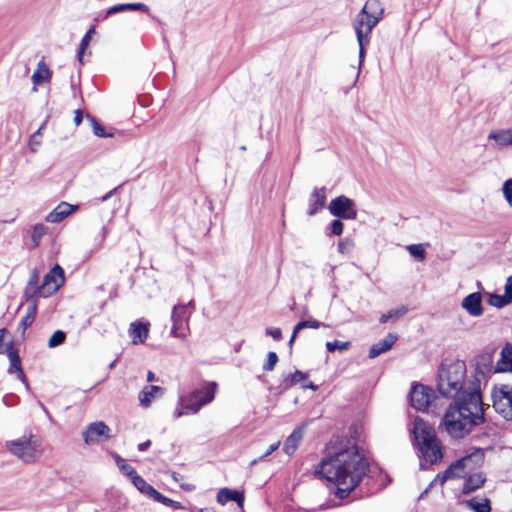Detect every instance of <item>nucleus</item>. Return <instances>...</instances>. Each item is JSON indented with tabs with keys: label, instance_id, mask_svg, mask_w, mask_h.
Listing matches in <instances>:
<instances>
[{
	"label": "nucleus",
	"instance_id": "f257e3e1",
	"mask_svg": "<svg viewBox=\"0 0 512 512\" xmlns=\"http://www.w3.org/2000/svg\"><path fill=\"white\" fill-rule=\"evenodd\" d=\"M368 470V463L360 453L355 439L335 437L326 449L317 472L337 486L336 495L346 497L359 484Z\"/></svg>",
	"mask_w": 512,
	"mask_h": 512
},
{
	"label": "nucleus",
	"instance_id": "f03ea898",
	"mask_svg": "<svg viewBox=\"0 0 512 512\" xmlns=\"http://www.w3.org/2000/svg\"><path fill=\"white\" fill-rule=\"evenodd\" d=\"M483 422L484 412L479 385L473 383L466 396H461L449 405L442 424L450 437L461 439Z\"/></svg>",
	"mask_w": 512,
	"mask_h": 512
},
{
	"label": "nucleus",
	"instance_id": "7ed1b4c3",
	"mask_svg": "<svg viewBox=\"0 0 512 512\" xmlns=\"http://www.w3.org/2000/svg\"><path fill=\"white\" fill-rule=\"evenodd\" d=\"M412 444L424 462L434 465L442 461L443 445L438 438L434 427L420 417L413 421Z\"/></svg>",
	"mask_w": 512,
	"mask_h": 512
},
{
	"label": "nucleus",
	"instance_id": "20e7f679",
	"mask_svg": "<svg viewBox=\"0 0 512 512\" xmlns=\"http://www.w3.org/2000/svg\"><path fill=\"white\" fill-rule=\"evenodd\" d=\"M383 13L384 9L379 0H367L353 20L352 25L359 45V64L356 78L359 77L365 58V48L370 43L372 30L382 19Z\"/></svg>",
	"mask_w": 512,
	"mask_h": 512
},
{
	"label": "nucleus",
	"instance_id": "39448f33",
	"mask_svg": "<svg viewBox=\"0 0 512 512\" xmlns=\"http://www.w3.org/2000/svg\"><path fill=\"white\" fill-rule=\"evenodd\" d=\"M466 365L463 361L457 360L450 363L443 364L438 373V390L439 392L449 398L456 397L460 392L462 396H466L467 392L471 390L473 383H478L480 380L473 377L469 383H465Z\"/></svg>",
	"mask_w": 512,
	"mask_h": 512
},
{
	"label": "nucleus",
	"instance_id": "423d86ee",
	"mask_svg": "<svg viewBox=\"0 0 512 512\" xmlns=\"http://www.w3.org/2000/svg\"><path fill=\"white\" fill-rule=\"evenodd\" d=\"M5 448L24 464H34L43 455L42 443L33 434H25L17 439L6 441Z\"/></svg>",
	"mask_w": 512,
	"mask_h": 512
},
{
	"label": "nucleus",
	"instance_id": "0eeeda50",
	"mask_svg": "<svg viewBox=\"0 0 512 512\" xmlns=\"http://www.w3.org/2000/svg\"><path fill=\"white\" fill-rule=\"evenodd\" d=\"M484 461V452L480 448L474 449L470 454L452 463L442 474H438L430 483L443 485L447 479L465 477L469 472L479 467Z\"/></svg>",
	"mask_w": 512,
	"mask_h": 512
},
{
	"label": "nucleus",
	"instance_id": "6e6552de",
	"mask_svg": "<svg viewBox=\"0 0 512 512\" xmlns=\"http://www.w3.org/2000/svg\"><path fill=\"white\" fill-rule=\"evenodd\" d=\"M193 312V303L180 304L173 307L171 314V335L185 340L189 333V319Z\"/></svg>",
	"mask_w": 512,
	"mask_h": 512
},
{
	"label": "nucleus",
	"instance_id": "1a4fd4ad",
	"mask_svg": "<svg viewBox=\"0 0 512 512\" xmlns=\"http://www.w3.org/2000/svg\"><path fill=\"white\" fill-rule=\"evenodd\" d=\"M493 407L506 420H512V385L500 384L491 391Z\"/></svg>",
	"mask_w": 512,
	"mask_h": 512
},
{
	"label": "nucleus",
	"instance_id": "9d476101",
	"mask_svg": "<svg viewBox=\"0 0 512 512\" xmlns=\"http://www.w3.org/2000/svg\"><path fill=\"white\" fill-rule=\"evenodd\" d=\"M216 390L217 384L215 382L205 383L187 396L186 409L193 414L197 413L202 406L213 401Z\"/></svg>",
	"mask_w": 512,
	"mask_h": 512
},
{
	"label": "nucleus",
	"instance_id": "9b49d317",
	"mask_svg": "<svg viewBox=\"0 0 512 512\" xmlns=\"http://www.w3.org/2000/svg\"><path fill=\"white\" fill-rule=\"evenodd\" d=\"M328 210L333 216L340 219L355 220L357 218L355 202L344 195L331 200Z\"/></svg>",
	"mask_w": 512,
	"mask_h": 512
},
{
	"label": "nucleus",
	"instance_id": "f8f14e48",
	"mask_svg": "<svg viewBox=\"0 0 512 512\" xmlns=\"http://www.w3.org/2000/svg\"><path fill=\"white\" fill-rule=\"evenodd\" d=\"M64 281V270L59 265H55L44 277L40 286V297L46 298L53 295L64 284Z\"/></svg>",
	"mask_w": 512,
	"mask_h": 512
},
{
	"label": "nucleus",
	"instance_id": "ddd939ff",
	"mask_svg": "<svg viewBox=\"0 0 512 512\" xmlns=\"http://www.w3.org/2000/svg\"><path fill=\"white\" fill-rule=\"evenodd\" d=\"M82 435L87 445L96 444L110 439L111 429L103 421H97L89 424Z\"/></svg>",
	"mask_w": 512,
	"mask_h": 512
},
{
	"label": "nucleus",
	"instance_id": "4468645a",
	"mask_svg": "<svg viewBox=\"0 0 512 512\" xmlns=\"http://www.w3.org/2000/svg\"><path fill=\"white\" fill-rule=\"evenodd\" d=\"M409 396L411 405L417 410L424 411L430 405L434 392L424 385H414Z\"/></svg>",
	"mask_w": 512,
	"mask_h": 512
},
{
	"label": "nucleus",
	"instance_id": "2eb2a0df",
	"mask_svg": "<svg viewBox=\"0 0 512 512\" xmlns=\"http://www.w3.org/2000/svg\"><path fill=\"white\" fill-rule=\"evenodd\" d=\"M461 307L472 317L483 314L482 296L479 292L467 295L461 302Z\"/></svg>",
	"mask_w": 512,
	"mask_h": 512
},
{
	"label": "nucleus",
	"instance_id": "dca6fc26",
	"mask_svg": "<svg viewBox=\"0 0 512 512\" xmlns=\"http://www.w3.org/2000/svg\"><path fill=\"white\" fill-rule=\"evenodd\" d=\"M78 208V205L61 202L46 216V221L50 223H59L70 214L77 211Z\"/></svg>",
	"mask_w": 512,
	"mask_h": 512
},
{
	"label": "nucleus",
	"instance_id": "f3484780",
	"mask_svg": "<svg viewBox=\"0 0 512 512\" xmlns=\"http://www.w3.org/2000/svg\"><path fill=\"white\" fill-rule=\"evenodd\" d=\"M129 335L132 338L133 344L144 343L149 335V323L142 321L132 322L129 327Z\"/></svg>",
	"mask_w": 512,
	"mask_h": 512
},
{
	"label": "nucleus",
	"instance_id": "a211bd4d",
	"mask_svg": "<svg viewBox=\"0 0 512 512\" xmlns=\"http://www.w3.org/2000/svg\"><path fill=\"white\" fill-rule=\"evenodd\" d=\"M326 203V191L324 187L315 188L309 198L308 215L313 216L320 211Z\"/></svg>",
	"mask_w": 512,
	"mask_h": 512
},
{
	"label": "nucleus",
	"instance_id": "6ab92c4d",
	"mask_svg": "<svg viewBox=\"0 0 512 512\" xmlns=\"http://www.w3.org/2000/svg\"><path fill=\"white\" fill-rule=\"evenodd\" d=\"M230 501H235L239 507H243L244 494L237 490L221 488L217 493V502L221 505H225Z\"/></svg>",
	"mask_w": 512,
	"mask_h": 512
},
{
	"label": "nucleus",
	"instance_id": "aec40b11",
	"mask_svg": "<svg viewBox=\"0 0 512 512\" xmlns=\"http://www.w3.org/2000/svg\"><path fill=\"white\" fill-rule=\"evenodd\" d=\"M163 395V388L155 385L145 386L139 393L138 399L142 407H149L154 399Z\"/></svg>",
	"mask_w": 512,
	"mask_h": 512
},
{
	"label": "nucleus",
	"instance_id": "412c9836",
	"mask_svg": "<svg viewBox=\"0 0 512 512\" xmlns=\"http://www.w3.org/2000/svg\"><path fill=\"white\" fill-rule=\"evenodd\" d=\"M397 340V335L389 333L385 338L378 343L372 345L369 350V357L376 358L382 353L388 351Z\"/></svg>",
	"mask_w": 512,
	"mask_h": 512
},
{
	"label": "nucleus",
	"instance_id": "4be33fe9",
	"mask_svg": "<svg viewBox=\"0 0 512 512\" xmlns=\"http://www.w3.org/2000/svg\"><path fill=\"white\" fill-rule=\"evenodd\" d=\"M498 372H512V345L507 344L501 351V358L496 365Z\"/></svg>",
	"mask_w": 512,
	"mask_h": 512
},
{
	"label": "nucleus",
	"instance_id": "5701e85b",
	"mask_svg": "<svg viewBox=\"0 0 512 512\" xmlns=\"http://www.w3.org/2000/svg\"><path fill=\"white\" fill-rule=\"evenodd\" d=\"M124 11H142V12H149V7L143 3H126V4H117L112 7H110L107 10V16L119 12Z\"/></svg>",
	"mask_w": 512,
	"mask_h": 512
},
{
	"label": "nucleus",
	"instance_id": "b1692460",
	"mask_svg": "<svg viewBox=\"0 0 512 512\" xmlns=\"http://www.w3.org/2000/svg\"><path fill=\"white\" fill-rule=\"evenodd\" d=\"M488 139L494 140L499 146H512V129H500L492 131Z\"/></svg>",
	"mask_w": 512,
	"mask_h": 512
},
{
	"label": "nucleus",
	"instance_id": "393cba45",
	"mask_svg": "<svg viewBox=\"0 0 512 512\" xmlns=\"http://www.w3.org/2000/svg\"><path fill=\"white\" fill-rule=\"evenodd\" d=\"M303 437V431L302 429H296L293 431V433L286 439L284 442L283 450L284 452L291 456L296 451L300 441Z\"/></svg>",
	"mask_w": 512,
	"mask_h": 512
},
{
	"label": "nucleus",
	"instance_id": "a878e982",
	"mask_svg": "<svg viewBox=\"0 0 512 512\" xmlns=\"http://www.w3.org/2000/svg\"><path fill=\"white\" fill-rule=\"evenodd\" d=\"M28 305L26 309L25 316L21 319L20 326L23 329V332L32 325L35 320L36 312H37V301L36 299H26Z\"/></svg>",
	"mask_w": 512,
	"mask_h": 512
},
{
	"label": "nucleus",
	"instance_id": "bb28decb",
	"mask_svg": "<svg viewBox=\"0 0 512 512\" xmlns=\"http://www.w3.org/2000/svg\"><path fill=\"white\" fill-rule=\"evenodd\" d=\"M51 78V71L44 62H39L37 69L32 74V82L35 85L42 84Z\"/></svg>",
	"mask_w": 512,
	"mask_h": 512
},
{
	"label": "nucleus",
	"instance_id": "cd10ccee",
	"mask_svg": "<svg viewBox=\"0 0 512 512\" xmlns=\"http://www.w3.org/2000/svg\"><path fill=\"white\" fill-rule=\"evenodd\" d=\"M485 479L483 478V476L480 474V473H474L472 475H470L466 480H465V483L463 485V493L464 494H469L473 491H475L476 489L480 488L483 483H484Z\"/></svg>",
	"mask_w": 512,
	"mask_h": 512
},
{
	"label": "nucleus",
	"instance_id": "c85d7f7f",
	"mask_svg": "<svg viewBox=\"0 0 512 512\" xmlns=\"http://www.w3.org/2000/svg\"><path fill=\"white\" fill-rule=\"evenodd\" d=\"M130 479L137 490H139L142 494H145L150 498H152L155 492L157 491L137 473L130 477Z\"/></svg>",
	"mask_w": 512,
	"mask_h": 512
},
{
	"label": "nucleus",
	"instance_id": "c756f323",
	"mask_svg": "<svg viewBox=\"0 0 512 512\" xmlns=\"http://www.w3.org/2000/svg\"><path fill=\"white\" fill-rule=\"evenodd\" d=\"M466 506L473 512H490L489 500L484 497H475L466 501Z\"/></svg>",
	"mask_w": 512,
	"mask_h": 512
},
{
	"label": "nucleus",
	"instance_id": "7c9ffc66",
	"mask_svg": "<svg viewBox=\"0 0 512 512\" xmlns=\"http://www.w3.org/2000/svg\"><path fill=\"white\" fill-rule=\"evenodd\" d=\"M25 299H36L40 297V286H38V274L34 272L24 291Z\"/></svg>",
	"mask_w": 512,
	"mask_h": 512
},
{
	"label": "nucleus",
	"instance_id": "2f4dec72",
	"mask_svg": "<svg viewBox=\"0 0 512 512\" xmlns=\"http://www.w3.org/2000/svg\"><path fill=\"white\" fill-rule=\"evenodd\" d=\"M8 358L10 361L9 372H12V370L14 369L17 372L18 377L22 381H25V375L21 368L20 357H19L18 353L15 350H13L12 347H10V349L8 350Z\"/></svg>",
	"mask_w": 512,
	"mask_h": 512
},
{
	"label": "nucleus",
	"instance_id": "473e14b6",
	"mask_svg": "<svg viewBox=\"0 0 512 512\" xmlns=\"http://www.w3.org/2000/svg\"><path fill=\"white\" fill-rule=\"evenodd\" d=\"M407 312H408V309L406 306H401L399 308L392 309L380 317V322L386 323L390 320H397V319L403 317Z\"/></svg>",
	"mask_w": 512,
	"mask_h": 512
},
{
	"label": "nucleus",
	"instance_id": "72a5a7b5",
	"mask_svg": "<svg viewBox=\"0 0 512 512\" xmlns=\"http://www.w3.org/2000/svg\"><path fill=\"white\" fill-rule=\"evenodd\" d=\"M46 123H43L40 128L30 136L29 139V149L32 153L37 152L38 148L42 143V130L44 129Z\"/></svg>",
	"mask_w": 512,
	"mask_h": 512
},
{
	"label": "nucleus",
	"instance_id": "f704fd0d",
	"mask_svg": "<svg viewBox=\"0 0 512 512\" xmlns=\"http://www.w3.org/2000/svg\"><path fill=\"white\" fill-rule=\"evenodd\" d=\"M426 246L427 244H411L408 245L406 248L412 257L419 261H423L426 256Z\"/></svg>",
	"mask_w": 512,
	"mask_h": 512
},
{
	"label": "nucleus",
	"instance_id": "c9c22d12",
	"mask_svg": "<svg viewBox=\"0 0 512 512\" xmlns=\"http://www.w3.org/2000/svg\"><path fill=\"white\" fill-rule=\"evenodd\" d=\"M152 499H154L155 501L165 505V506H169V507H172L173 509L175 510H181L183 509V506L180 502H177V501H174L164 495H162L161 493H159L158 491L155 492L154 496L152 497Z\"/></svg>",
	"mask_w": 512,
	"mask_h": 512
},
{
	"label": "nucleus",
	"instance_id": "e433bc0d",
	"mask_svg": "<svg viewBox=\"0 0 512 512\" xmlns=\"http://www.w3.org/2000/svg\"><path fill=\"white\" fill-rule=\"evenodd\" d=\"M95 33V28L94 26H92L87 32L86 34L84 35V37L82 38L81 40V43H80V48H79V51H78V59L80 62H82V59H83V54H84V51L85 49L87 48V46L89 45V42L91 40V37L92 35Z\"/></svg>",
	"mask_w": 512,
	"mask_h": 512
},
{
	"label": "nucleus",
	"instance_id": "4c0bfd02",
	"mask_svg": "<svg viewBox=\"0 0 512 512\" xmlns=\"http://www.w3.org/2000/svg\"><path fill=\"white\" fill-rule=\"evenodd\" d=\"M488 303L493 307L502 308L512 302L508 301L505 295L489 294Z\"/></svg>",
	"mask_w": 512,
	"mask_h": 512
},
{
	"label": "nucleus",
	"instance_id": "58836bf2",
	"mask_svg": "<svg viewBox=\"0 0 512 512\" xmlns=\"http://www.w3.org/2000/svg\"><path fill=\"white\" fill-rule=\"evenodd\" d=\"M306 378L307 375L305 373L297 370L284 381V386L285 388H290L291 386L304 381Z\"/></svg>",
	"mask_w": 512,
	"mask_h": 512
},
{
	"label": "nucleus",
	"instance_id": "ea45409f",
	"mask_svg": "<svg viewBox=\"0 0 512 512\" xmlns=\"http://www.w3.org/2000/svg\"><path fill=\"white\" fill-rule=\"evenodd\" d=\"M186 405H187V397L180 396L179 399H178L177 406H176V408H175V410L173 412L174 419H178V418L182 417L185 414L191 413L190 411H188L186 409Z\"/></svg>",
	"mask_w": 512,
	"mask_h": 512
},
{
	"label": "nucleus",
	"instance_id": "a19ab883",
	"mask_svg": "<svg viewBox=\"0 0 512 512\" xmlns=\"http://www.w3.org/2000/svg\"><path fill=\"white\" fill-rule=\"evenodd\" d=\"M354 246H355V242L353 239L344 238L339 241L337 249H338V252L341 254H349L352 252Z\"/></svg>",
	"mask_w": 512,
	"mask_h": 512
},
{
	"label": "nucleus",
	"instance_id": "79ce46f5",
	"mask_svg": "<svg viewBox=\"0 0 512 512\" xmlns=\"http://www.w3.org/2000/svg\"><path fill=\"white\" fill-rule=\"evenodd\" d=\"M325 346H326V349L330 353H333L336 350H339V351L348 350L349 347L351 346V343L349 341L341 342V341H337L336 340V341H333V342H326Z\"/></svg>",
	"mask_w": 512,
	"mask_h": 512
},
{
	"label": "nucleus",
	"instance_id": "37998d69",
	"mask_svg": "<svg viewBox=\"0 0 512 512\" xmlns=\"http://www.w3.org/2000/svg\"><path fill=\"white\" fill-rule=\"evenodd\" d=\"M114 459L116 464L118 465L119 469L127 475L129 478L132 477L136 471L134 468L128 464L125 463L124 459H122L119 455L115 454Z\"/></svg>",
	"mask_w": 512,
	"mask_h": 512
},
{
	"label": "nucleus",
	"instance_id": "c03bdc74",
	"mask_svg": "<svg viewBox=\"0 0 512 512\" xmlns=\"http://www.w3.org/2000/svg\"><path fill=\"white\" fill-rule=\"evenodd\" d=\"M320 327H327V325L318 320H305L296 324V331H301L305 328L318 329Z\"/></svg>",
	"mask_w": 512,
	"mask_h": 512
},
{
	"label": "nucleus",
	"instance_id": "a18cd8bd",
	"mask_svg": "<svg viewBox=\"0 0 512 512\" xmlns=\"http://www.w3.org/2000/svg\"><path fill=\"white\" fill-rule=\"evenodd\" d=\"M66 335L63 331L57 330L55 331L48 340V346L50 348H55L61 345L65 341Z\"/></svg>",
	"mask_w": 512,
	"mask_h": 512
},
{
	"label": "nucleus",
	"instance_id": "49530a36",
	"mask_svg": "<svg viewBox=\"0 0 512 512\" xmlns=\"http://www.w3.org/2000/svg\"><path fill=\"white\" fill-rule=\"evenodd\" d=\"M46 232H47V227L44 226L43 224H38L33 228L32 241L35 246L39 245L41 238L46 234Z\"/></svg>",
	"mask_w": 512,
	"mask_h": 512
},
{
	"label": "nucleus",
	"instance_id": "de8ad7c7",
	"mask_svg": "<svg viewBox=\"0 0 512 512\" xmlns=\"http://www.w3.org/2000/svg\"><path fill=\"white\" fill-rule=\"evenodd\" d=\"M87 119L90 121L93 128V133L97 137L111 136L110 134H106L104 127L100 123H98L94 117L87 115Z\"/></svg>",
	"mask_w": 512,
	"mask_h": 512
},
{
	"label": "nucleus",
	"instance_id": "09e8293b",
	"mask_svg": "<svg viewBox=\"0 0 512 512\" xmlns=\"http://www.w3.org/2000/svg\"><path fill=\"white\" fill-rule=\"evenodd\" d=\"M503 195L510 207H512V178L504 182L502 187Z\"/></svg>",
	"mask_w": 512,
	"mask_h": 512
},
{
	"label": "nucleus",
	"instance_id": "8fccbe9b",
	"mask_svg": "<svg viewBox=\"0 0 512 512\" xmlns=\"http://www.w3.org/2000/svg\"><path fill=\"white\" fill-rule=\"evenodd\" d=\"M278 362V356L275 352H269L267 357V362L264 364L263 368L266 371H272L275 365Z\"/></svg>",
	"mask_w": 512,
	"mask_h": 512
},
{
	"label": "nucleus",
	"instance_id": "3c124183",
	"mask_svg": "<svg viewBox=\"0 0 512 512\" xmlns=\"http://www.w3.org/2000/svg\"><path fill=\"white\" fill-rule=\"evenodd\" d=\"M331 232L340 236L343 233L344 225L340 219L333 220L330 225Z\"/></svg>",
	"mask_w": 512,
	"mask_h": 512
},
{
	"label": "nucleus",
	"instance_id": "603ef678",
	"mask_svg": "<svg viewBox=\"0 0 512 512\" xmlns=\"http://www.w3.org/2000/svg\"><path fill=\"white\" fill-rule=\"evenodd\" d=\"M265 333L277 341L281 340L282 338V331L280 328H267Z\"/></svg>",
	"mask_w": 512,
	"mask_h": 512
},
{
	"label": "nucleus",
	"instance_id": "864d4df0",
	"mask_svg": "<svg viewBox=\"0 0 512 512\" xmlns=\"http://www.w3.org/2000/svg\"><path fill=\"white\" fill-rule=\"evenodd\" d=\"M504 290L505 297L507 298L508 301L512 302V275L507 278Z\"/></svg>",
	"mask_w": 512,
	"mask_h": 512
},
{
	"label": "nucleus",
	"instance_id": "5fc2aeb1",
	"mask_svg": "<svg viewBox=\"0 0 512 512\" xmlns=\"http://www.w3.org/2000/svg\"><path fill=\"white\" fill-rule=\"evenodd\" d=\"M279 445H280V442H276L274 444H271L269 449L267 450V452L264 455H262L260 459H264L267 456H269L271 453L276 451L278 449Z\"/></svg>",
	"mask_w": 512,
	"mask_h": 512
},
{
	"label": "nucleus",
	"instance_id": "6e6d98bb",
	"mask_svg": "<svg viewBox=\"0 0 512 512\" xmlns=\"http://www.w3.org/2000/svg\"><path fill=\"white\" fill-rule=\"evenodd\" d=\"M82 120H83L82 111L77 109L75 111V115H74L73 121H74L76 126H79L82 123Z\"/></svg>",
	"mask_w": 512,
	"mask_h": 512
},
{
	"label": "nucleus",
	"instance_id": "4d7b16f0",
	"mask_svg": "<svg viewBox=\"0 0 512 512\" xmlns=\"http://www.w3.org/2000/svg\"><path fill=\"white\" fill-rule=\"evenodd\" d=\"M151 445V441L150 440H147L145 442H142L138 445V450L143 452V451H146Z\"/></svg>",
	"mask_w": 512,
	"mask_h": 512
},
{
	"label": "nucleus",
	"instance_id": "13d9d810",
	"mask_svg": "<svg viewBox=\"0 0 512 512\" xmlns=\"http://www.w3.org/2000/svg\"><path fill=\"white\" fill-rule=\"evenodd\" d=\"M117 189H118V188L116 187V188H114L113 190H111V191H109L108 193H106V194L101 198V201H102V202L107 201L109 198H111V197H112V195L117 191Z\"/></svg>",
	"mask_w": 512,
	"mask_h": 512
},
{
	"label": "nucleus",
	"instance_id": "bf43d9fd",
	"mask_svg": "<svg viewBox=\"0 0 512 512\" xmlns=\"http://www.w3.org/2000/svg\"><path fill=\"white\" fill-rule=\"evenodd\" d=\"M299 332H300V331H296V326H295V327H294V329H293V332H292L291 338H290V340H289V343H288L290 347H292V345H293V343H294V341H295V339H296V337H297V334H298Z\"/></svg>",
	"mask_w": 512,
	"mask_h": 512
},
{
	"label": "nucleus",
	"instance_id": "052dcab7",
	"mask_svg": "<svg viewBox=\"0 0 512 512\" xmlns=\"http://www.w3.org/2000/svg\"><path fill=\"white\" fill-rule=\"evenodd\" d=\"M302 388L304 389H311V390H317V386L314 385L312 382H304L302 385Z\"/></svg>",
	"mask_w": 512,
	"mask_h": 512
},
{
	"label": "nucleus",
	"instance_id": "680f3d73",
	"mask_svg": "<svg viewBox=\"0 0 512 512\" xmlns=\"http://www.w3.org/2000/svg\"><path fill=\"white\" fill-rule=\"evenodd\" d=\"M6 333V329H0V353L3 351V341H4V335Z\"/></svg>",
	"mask_w": 512,
	"mask_h": 512
},
{
	"label": "nucleus",
	"instance_id": "e2e57ef3",
	"mask_svg": "<svg viewBox=\"0 0 512 512\" xmlns=\"http://www.w3.org/2000/svg\"><path fill=\"white\" fill-rule=\"evenodd\" d=\"M154 379H155L154 373L149 371L148 374H147V381L148 382H152V381H154Z\"/></svg>",
	"mask_w": 512,
	"mask_h": 512
},
{
	"label": "nucleus",
	"instance_id": "0e129e2a",
	"mask_svg": "<svg viewBox=\"0 0 512 512\" xmlns=\"http://www.w3.org/2000/svg\"><path fill=\"white\" fill-rule=\"evenodd\" d=\"M200 512H204L203 510H201Z\"/></svg>",
	"mask_w": 512,
	"mask_h": 512
}]
</instances>
